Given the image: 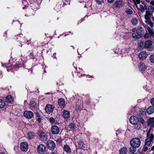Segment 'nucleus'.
Returning a JSON list of instances; mask_svg holds the SVG:
<instances>
[{
	"label": "nucleus",
	"instance_id": "f257e3e1",
	"mask_svg": "<svg viewBox=\"0 0 154 154\" xmlns=\"http://www.w3.org/2000/svg\"><path fill=\"white\" fill-rule=\"evenodd\" d=\"M130 143L132 147L137 148L140 145L141 141L138 138H135L131 140Z\"/></svg>",
	"mask_w": 154,
	"mask_h": 154
},
{
	"label": "nucleus",
	"instance_id": "f03ea898",
	"mask_svg": "<svg viewBox=\"0 0 154 154\" xmlns=\"http://www.w3.org/2000/svg\"><path fill=\"white\" fill-rule=\"evenodd\" d=\"M150 129L149 130L147 134V138L146 139L145 141V145L147 146L150 145L151 141L153 140L154 138V135L152 134H151L150 136Z\"/></svg>",
	"mask_w": 154,
	"mask_h": 154
},
{
	"label": "nucleus",
	"instance_id": "7ed1b4c3",
	"mask_svg": "<svg viewBox=\"0 0 154 154\" xmlns=\"http://www.w3.org/2000/svg\"><path fill=\"white\" fill-rule=\"evenodd\" d=\"M144 47L149 51H151L153 49V47L152 45V41L149 40L145 42Z\"/></svg>",
	"mask_w": 154,
	"mask_h": 154
},
{
	"label": "nucleus",
	"instance_id": "20e7f679",
	"mask_svg": "<svg viewBox=\"0 0 154 154\" xmlns=\"http://www.w3.org/2000/svg\"><path fill=\"white\" fill-rule=\"evenodd\" d=\"M143 33L142 31L140 29L137 30L136 32L132 34V36L134 38H139L142 37Z\"/></svg>",
	"mask_w": 154,
	"mask_h": 154
},
{
	"label": "nucleus",
	"instance_id": "39448f33",
	"mask_svg": "<svg viewBox=\"0 0 154 154\" xmlns=\"http://www.w3.org/2000/svg\"><path fill=\"white\" fill-rule=\"evenodd\" d=\"M23 115L27 119H31L34 116V114L31 111H26L24 112Z\"/></svg>",
	"mask_w": 154,
	"mask_h": 154
},
{
	"label": "nucleus",
	"instance_id": "423d86ee",
	"mask_svg": "<svg viewBox=\"0 0 154 154\" xmlns=\"http://www.w3.org/2000/svg\"><path fill=\"white\" fill-rule=\"evenodd\" d=\"M46 150V148L43 145L41 144L39 145L37 148V151L40 153H44Z\"/></svg>",
	"mask_w": 154,
	"mask_h": 154
},
{
	"label": "nucleus",
	"instance_id": "0eeeda50",
	"mask_svg": "<svg viewBox=\"0 0 154 154\" xmlns=\"http://www.w3.org/2000/svg\"><path fill=\"white\" fill-rule=\"evenodd\" d=\"M47 145L48 148L50 149H54L56 146L55 143L51 140H48V141Z\"/></svg>",
	"mask_w": 154,
	"mask_h": 154
},
{
	"label": "nucleus",
	"instance_id": "6e6552de",
	"mask_svg": "<svg viewBox=\"0 0 154 154\" xmlns=\"http://www.w3.org/2000/svg\"><path fill=\"white\" fill-rule=\"evenodd\" d=\"M20 146L21 149L23 151H26L28 148V145L26 142L21 143Z\"/></svg>",
	"mask_w": 154,
	"mask_h": 154
},
{
	"label": "nucleus",
	"instance_id": "1a4fd4ad",
	"mask_svg": "<svg viewBox=\"0 0 154 154\" xmlns=\"http://www.w3.org/2000/svg\"><path fill=\"white\" fill-rule=\"evenodd\" d=\"M38 135L40 138L44 140H46L48 139V136L43 131H40L38 132Z\"/></svg>",
	"mask_w": 154,
	"mask_h": 154
},
{
	"label": "nucleus",
	"instance_id": "9d476101",
	"mask_svg": "<svg viewBox=\"0 0 154 154\" xmlns=\"http://www.w3.org/2000/svg\"><path fill=\"white\" fill-rule=\"evenodd\" d=\"M53 110V108L52 106L50 104H48L45 108L46 112L48 114H50L52 112Z\"/></svg>",
	"mask_w": 154,
	"mask_h": 154
},
{
	"label": "nucleus",
	"instance_id": "9b49d317",
	"mask_svg": "<svg viewBox=\"0 0 154 154\" xmlns=\"http://www.w3.org/2000/svg\"><path fill=\"white\" fill-rule=\"evenodd\" d=\"M51 131L53 134H57L59 132V128L56 126H53L51 128Z\"/></svg>",
	"mask_w": 154,
	"mask_h": 154
},
{
	"label": "nucleus",
	"instance_id": "f8f14e48",
	"mask_svg": "<svg viewBox=\"0 0 154 154\" xmlns=\"http://www.w3.org/2000/svg\"><path fill=\"white\" fill-rule=\"evenodd\" d=\"M129 121L130 123L133 124H137L138 122L137 118L135 116L131 117L130 118Z\"/></svg>",
	"mask_w": 154,
	"mask_h": 154
},
{
	"label": "nucleus",
	"instance_id": "ddd939ff",
	"mask_svg": "<svg viewBox=\"0 0 154 154\" xmlns=\"http://www.w3.org/2000/svg\"><path fill=\"white\" fill-rule=\"evenodd\" d=\"M58 103L59 105L61 107H63L65 105V101L63 98H61L59 99Z\"/></svg>",
	"mask_w": 154,
	"mask_h": 154
},
{
	"label": "nucleus",
	"instance_id": "4468645a",
	"mask_svg": "<svg viewBox=\"0 0 154 154\" xmlns=\"http://www.w3.org/2000/svg\"><path fill=\"white\" fill-rule=\"evenodd\" d=\"M147 123L148 125L150 126L151 128H152L154 126V118H150L149 119Z\"/></svg>",
	"mask_w": 154,
	"mask_h": 154
},
{
	"label": "nucleus",
	"instance_id": "2eb2a0df",
	"mask_svg": "<svg viewBox=\"0 0 154 154\" xmlns=\"http://www.w3.org/2000/svg\"><path fill=\"white\" fill-rule=\"evenodd\" d=\"M63 115L65 119H68L70 116L69 112L67 110H64L63 112Z\"/></svg>",
	"mask_w": 154,
	"mask_h": 154
},
{
	"label": "nucleus",
	"instance_id": "dca6fc26",
	"mask_svg": "<svg viewBox=\"0 0 154 154\" xmlns=\"http://www.w3.org/2000/svg\"><path fill=\"white\" fill-rule=\"evenodd\" d=\"M146 57V53L145 52H141L139 55L140 59L143 60L145 59Z\"/></svg>",
	"mask_w": 154,
	"mask_h": 154
},
{
	"label": "nucleus",
	"instance_id": "f3484780",
	"mask_svg": "<svg viewBox=\"0 0 154 154\" xmlns=\"http://www.w3.org/2000/svg\"><path fill=\"white\" fill-rule=\"evenodd\" d=\"M147 111L149 114H151L154 112V107L153 106H150L148 108Z\"/></svg>",
	"mask_w": 154,
	"mask_h": 154
},
{
	"label": "nucleus",
	"instance_id": "a211bd4d",
	"mask_svg": "<svg viewBox=\"0 0 154 154\" xmlns=\"http://www.w3.org/2000/svg\"><path fill=\"white\" fill-rule=\"evenodd\" d=\"M123 5L122 1L119 0L115 2L116 6L117 7L120 8Z\"/></svg>",
	"mask_w": 154,
	"mask_h": 154
},
{
	"label": "nucleus",
	"instance_id": "6ab92c4d",
	"mask_svg": "<svg viewBox=\"0 0 154 154\" xmlns=\"http://www.w3.org/2000/svg\"><path fill=\"white\" fill-rule=\"evenodd\" d=\"M142 12H144L145 10L147 9V7L146 6H143V5H140L139 7L137 8Z\"/></svg>",
	"mask_w": 154,
	"mask_h": 154
},
{
	"label": "nucleus",
	"instance_id": "aec40b11",
	"mask_svg": "<svg viewBox=\"0 0 154 154\" xmlns=\"http://www.w3.org/2000/svg\"><path fill=\"white\" fill-rule=\"evenodd\" d=\"M127 149L126 147H124L122 148L120 150V154H124L125 153H126L127 152Z\"/></svg>",
	"mask_w": 154,
	"mask_h": 154
},
{
	"label": "nucleus",
	"instance_id": "412c9836",
	"mask_svg": "<svg viewBox=\"0 0 154 154\" xmlns=\"http://www.w3.org/2000/svg\"><path fill=\"white\" fill-rule=\"evenodd\" d=\"M6 101L8 103H11L13 101L12 97L11 95H8L6 97Z\"/></svg>",
	"mask_w": 154,
	"mask_h": 154
},
{
	"label": "nucleus",
	"instance_id": "4be33fe9",
	"mask_svg": "<svg viewBox=\"0 0 154 154\" xmlns=\"http://www.w3.org/2000/svg\"><path fill=\"white\" fill-rule=\"evenodd\" d=\"M79 147L80 148H84L85 144H84L83 142L81 140H80L79 142Z\"/></svg>",
	"mask_w": 154,
	"mask_h": 154
},
{
	"label": "nucleus",
	"instance_id": "5701e85b",
	"mask_svg": "<svg viewBox=\"0 0 154 154\" xmlns=\"http://www.w3.org/2000/svg\"><path fill=\"white\" fill-rule=\"evenodd\" d=\"M139 68L140 69L142 70H144L146 67L145 66V65L144 64L142 63H141L139 64Z\"/></svg>",
	"mask_w": 154,
	"mask_h": 154
},
{
	"label": "nucleus",
	"instance_id": "b1692460",
	"mask_svg": "<svg viewBox=\"0 0 154 154\" xmlns=\"http://www.w3.org/2000/svg\"><path fill=\"white\" fill-rule=\"evenodd\" d=\"M5 105V102L4 100L0 99V108H3Z\"/></svg>",
	"mask_w": 154,
	"mask_h": 154
},
{
	"label": "nucleus",
	"instance_id": "393cba45",
	"mask_svg": "<svg viewBox=\"0 0 154 154\" xmlns=\"http://www.w3.org/2000/svg\"><path fill=\"white\" fill-rule=\"evenodd\" d=\"M64 150L67 152H70V149L69 146L68 145H65L64 146Z\"/></svg>",
	"mask_w": 154,
	"mask_h": 154
},
{
	"label": "nucleus",
	"instance_id": "a878e982",
	"mask_svg": "<svg viewBox=\"0 0 154 154\" xmlns=\"http://www.w3.org/2000/svg\"><path fill=\"white\" fill-rule=\"evenodd\" d=\"M35 134L34 133H29L28 134V138L29 139H31L33 138Z\"/></svg>",
	"mask_w": 154,
	"mask_h": 154
},
{
	"label": "nucleus",
	"instance_id": "bb28decb",
	"mask_svg": "<svg viewBox=\"0 0 154 154\" xmlns=\"http://www.w3.org/2000/svg\"><path fill=\"white\" fill-rule=\"evenodd\" d=\"M36 103L34 101H31L29 103V105L31 108H33L36 106Z\"/></svg>",
	"mask_w": 154,
	"mask_h": 154
},
{
	"label": "nucleus",
	"instance_id": "cd10ccee",
	"mask_svg": "<svg viewBox=\"0 0 154 154\" xmlns=\"http://www.w3.org/2000/svg\"><path fill=\"white\" fill-rule=\"evenodd\" d=\"M136 148L134 147H131L129 149V151L131 153H134L136 151Z\"/></svg>",
	"mask_w": 154,
	"mask_h": 154
},
{
	"label": "nucleus",
	"instance_id": "c85d7f7f",
	"mask_svg": "<svg viewBox=\"0 0 154 154\" xmlns=\"http://www.w3.org/2000/svg\"><path fill=\"white\" fill-rule=\"evenodd\" d=\"M138 22L136 18H133L131 20L132 23L134 25H136Z\"/></svg>",
	"mask_w": 154,
	"mask_h": 154
},
{
	"label": "nucleus",
	"instance_id": "c756f323",
	"mask_svg": "<svg viewBox=\"0 0 154 154\" xmlns=\"http://www.w3.org/2000/svg\"><path fill=\"white\" fill-rule=\"evenodd\" d=\"M147 29L150 35H153L154 33L152 30L151 29V28L149 27H147Z\"/></svg>",
	"mask_w": 154,
	"mask_h": 154
},
{
	"label": "nucleus",
	"instance_id": "7c9ffc66",
	"mask_svg": "<svg viewBox=\"0 0 154 154\" xmlns=\"http://www.w3.org/2000/svg\"><path fill=\"white\" fill-rule=\"evenodd\" d=\"M37 116L36 117V119L37 121L39 122H40L41 121V119L40 116L38 115V114L37 113L36 114Z\"/></svg>",
	"mask_w": 154,
	"mask_h": 154
},
{
	"label": "nucleus",
	"instance_id": "2f4dec72",
	"mask_svg": "<svg viewBox=\"0 0 154 154\" xmlns=\"http://www.w3.org/2000/svg\"><path fill=\"white\" fill-rule=\"evenodd\" d=\"M150 60L152 63H154V55H151L150 57Z\"/></svg>",
	"mask_w": 154,
	"mask_h": 154
},
{
	"label": "nucleus",
	"instance_id": "473e14b6",
	"mask_svg": "<svg viewBox=\"0 0 154 154\" xmlns=\"http://www.w3.org/2000/svg\"><path fill=\"white\" fill-rule=\"evenodd\" d=\"M68 126L69 128L72 129H74L75 126L74 125L73 123H70L69 125Z\"/></svg>",
	"mask_w": 154,
	"mask_h": 154
},
{
	"label": "nucleus",
	"instance_id": "72a5a7b5",
	"mask_svg": "<svg viewBox=\"0 0 154 154\" xmlns=\"http://www.w3.org/2000/svg\"><path fill=\"white\" fill-rule=\"evenodd\" d=\"M136 125L135 126V127L137 129H140V125L139 123L135 124Z\"/></svg>",
	"mask_w": 154,
	"mask_h": 154
},
{
	"label": "nucleus",
	"instance_id": "f704fd0d",
	"mask_svg": "<svg viewBox=\"0 0 154 154\" xmlns=\"http://www.w3.org/2000/svg\"><path fill=\"white\" fill-rule=\"evenodd\" d=\"M96 2L99 4H101L104 2V0H96Z\"/></svg>",
	"mask_w": 154,
	"mask_h": 154
},
{
	"label": "nucleus",
	"instance_id": "c9c22d12",
	"mask_svg": "<svg viewBox=\"0 0 154 154\" xmlns=\"http://www.w3.org/2000/svg\"><path fill=\"white\" fill-rule=\"evenodd\" d=\"M134 4L136 6V7H137V4H140V0H135V1H134Z\"/></svg>",
	"mask_w": 154,
	"mask_h": 154
},
{
	"label": "nucleus",
	"instance_id": "e433bc0d",
	"mask_svg": "<svg viewBox=\"0 0 154 154\" xmlns=\"http://www.w3.org/2000/svg\"><path fill=\"white\" fill-rule=\"evenodd\" d=\"M126 12L127 14H131L132 13V11L131 9H127L126 11Z\"/></svg>",
	"mask_w": 154,
	"mask_h": 154
},
{
	"label": "nucleus",
	"instance_id": "4c0bfd02",
	"mask_svg": "<svg viewBox=\"0 0 154 154\" xmlns=\"http://www.w3.org/2000/svg\"><path fill=\"white\" fill-rule=\"evenodd\" d=\"M139 121L140 122H141L142 124L144 122V120L142 118H140L139 119Z\"/></svg>",
	"mask_w": 154,
	"mask_h": 154
},
{
	"label": "nucleus",
	"instance_id": "58836bf2",
	"mask_svg": "<svg viewBox=\"0 0 154 154\" xmlns=\"http://www.w3.org/2000/svg\"><path fill=\"white\" fill-rule=\"evenodd\" d=\"M50 121L51 123H53L54 122V119L53 117H51L50 119Z\"/></svg>",
	"mask_w": 154,
	"mask_h": 154
},
{
	"label": "nucleus",
	"instance_id": "ea45409f",
	"mask_svg": "<svg viewBox=\"0 0 154 154\" xmlns=\"http://www.w3.org/2000/svg\"><path fill=\"white\" fill-rule=\"evenodd\" d=\"M146 15L147 16H150L151 15V14L149 11H146Z\"/></svg>",
	"mask_w": 154,
	"mask_h": 154
},
{
	"label": "nucleus",
	"instance_id": "a19ab883",
	"mask_svg": "<svg viewBox=\"0 0 154 154\" xmlns=\"http://www.w3.org/2000/svg\"><path fill=\"white\" fill-rule=\"evenodd\" d=\"M145 18L146 20H149L150 19L149 17V16H147L146 15H145Z\"/></svg>",
	"mask_w": 154,
	"mask_h": 154
},
{
	"label": "nucleus",
	"instance_id": "79ce46f5",
	"mask_svg": "<svg viewBox=\"0 0 154 154\" xmlns=\"http://www.w3.org/2000/svg\"><path fill=\"white\" fill-rule=\"evenodd\" d=\"M151 104L153 105H154V98H152L151 100Z\"/></svg>",
	"mask_w": 154,
	"mask_h": 154
},
{
	"label": "nucleus",
	"instance_id": "37998d69",
	"mask_svg": "<svg viewBox=\"0 0 154 154\" xmlns=\"http://www.w3.org/2000/svg\"><path fill=\"white\" fill-rule=\"evenodd\" d=\"M149 36V35L148 34L146 33L145 34L144 36V37L145 38H147Z\"/></svg>",
	"mask_w": 154,
	"mask_h": 154
},
{
	"label": "nucleus",
	"instance_id": "c03bdc74",
	"mask_svg": "<svg viewBox=\"0 0 154 154\" xmlns=\"http://www.w3.org/2000/svg\"><path fill=\"white\" fill-rule=\"evenodd\" d=\"M151 21L150 20H147L146 21V23L149 24L150 23H151Z\"/></svg>",
	"mask_w": 154,
	"mask_h": 154
},
{
	"label": "nucleus",
	"instance_id": "a18cd8bd",
	"mask_svg": "<svg viewBox=\"0 0 154 154\" xmlns=\"http://www.w3.org/2000/svg\"><path fill=\"white\" fill-rule=\"evenodd\" d=\"M115 0H107L108 2L110 3H113Z\"/></svg>",
	"mask_w": 154,
	"mask_h": 154
},
{
	"label": "nucleus",
	"instance_id": "49530a36",
	"mask_svg": "<svg viewBox=\"0 0 154 154\" xmlns=\"http://www.w3.org/2000/svg\"><path fill=\"white\" fill-rule=\"evenodd\" d=\"M139 45L140 46L142 47L143 45V43L142 42H140L139 44Z\"/></svg>",
	"mask_w": 154,
	"mask_h": 154
},
{
	"label": "nucleus",
	"instance_id": "de8ad7c7",
	"mask_svg": "<svg viewBox=\"0 0 154 154\" xmlns=\"http://www.w3.org/2000/svg\"><path fill=\"white\" fill-rule=\"evenodd\" d=\"M150 4L154 6V1H151L150 2Z\"/></svg>",
	"mask_w": 154,
	"mask_h": 154
},
{
	"label": "nucleus",
	"instance_id": "09e8293b",
	"mask_svg": "<svg viewBox=\"0 0 154 154\" xmlns=\"http://www.w3.org/2000/svg\"><path fill=\"white\" fill-rule=\"evenodd\" d=\"M149 24L152 27L153 25V23L151 21V23H150Z\"/></svg>",
	"mask_w": 154,
	"mask_h": 154
},
{
	"label": "nucleus",
	"instance_id": "8fccbe9b",
	"mask_svg": "<svg viewBox=\"0 0 154 154\" xmlns=\"http://www.w3.org/2000/svg\"><path fill=\"white\" fill-rule=\"evenodd\" d=\"M147 149H148V147L146 146H145L144 148V151H146L147 150Z\"/></svg>",
	"mask_w": 154,
	"mask_h": 154
},
{
	"label": "nucleus",
	"instance_id": "3c124183",
	"mask_svg": "<svg viewBox=\"0 0 154 154\" xmlns=\"http://www.w3.org/2000/svg\"><path fill=\"white\" fill-rule=\"evenodd\" d=\"M145 0L146 1V2H149L151 0Z\"/></svg>",
	"mask_w": 154,
	"mask_h": 154
},
{
	"label": "nucleus",
	"instance_id": "603ef678",
	"mask_svg": "<svg viewBox=\"0 0 154 154\" xmlns=\"http://www.w3.org/2000/svg\"><path fill=\"white\" fill-rule=\"evenodd\" d=\"M135 30H136L135 29H132V32H135Z\"/></svg>",
	"mask_w": 154,
	"mask_h": 154
},
{
	"label": "nucleus",
	"instance_id": "864d4df0",
	"mask_svg": "<svg viewBox=\"0 0 154 154\" xmlns=\"http://www.w3.org/2000/svg\"><path fill=\"white\" fill-rule=\"evenodd\" d=\"M151 149L153 150H154V146L152 147Z\"/></svg>",
	"mask_w": 154,
	"mask_h": 154
},
{
	"label": "nucleus",
	"instance_id": "5fc2aeb1",
	"mask_svg": "<svg viewBox=\"0 0 154 154\" xmlns=\"http://www.w3.org/2000/svg\"><path fill=\"white\" fill-rule=\"evenodd\" d=\"M152 20H153V21L154 22V17H153L152 18Z\"/></svg>",
	"mask_w": 154,
	"mask_h": 154
},
{
	"label": "nucleus",
	"instance_id": "6e6d98bb",
	"mask_svg": "<svg viewBox=\"0 0 154 154\" xmlns=\"http://www.w3.org/2000/svg\"><path fill=\"white\" fill-rule=\"evenodd\" d=\"M0 154H5L4 153L1 152V153H0Z\"/></svg>",
	"mask_w": 154,
	"mask_h": 154
},
{
	"label": "nucleus",
	"instance_id": "4d7b16f0",
	"mask_svg": "<svg viewBox=\"0 0 154 154\" xmlns=\"http://www.w3.org/2000/svg\"><path fill=\"white\" fill-rule=\"evenodd\" d=\"M51 154H55V153H54L53 152V153H51Z\"/></svg>",
	"mask_w": 154,
	"mask_h": 154
},
{
	"label": "nucleus",
	"instance_id": "13d9d810",
	"mask_svg": "<svg viewBox=\"0 0 154 154\" xmlns=\"http://www.w3.org/2000/svg\"><path fill=\"white\" fill-rule=\"evenodd\" d=\"M86 102L88 104L89 103V101H88V102Z\"/></svg>",
	"mask_w": 154,
	"mask_h": 154
},
{
	"label": "nucleus",
	"instance_id": "bf43d9fd",
	"mask_svg": "<svg viewBox=\"0 0 154 154\" xmlns=\"http://www.w3.org/2000/svg\"><path fill=\"white\" fill-rule=\"evenodd\" d=\"M140 29H142L141 27H140Z\"/></svg>",
	"mask_w": 154,
	"mask_h": 154
},
{
	"label": "nucleus",
	"instance_id": "052dcab7",
	"mask_svg": "<svg viewBox=\"0 0 154 154\" xmlns=\"http://www.w3.org/2000/svg\"><path fill=\"white\" fill-rule=\"evenodd\" d=\"M152 154H154V151L153 152Z\"/></svg>",
	"mask_w": 154,
	"mask_h": 154
},
{
	"label": "nucleus",
	"instance_id": "680f3d73",
	"mask_svg": "<svg viewBox=\"0 0 154 154\" xmlns=\"http://www.w3.org/2000/svg\"><path fill=\"white\" fill-rule=\"evenodd\" d=\"M133 154H137V153H134Z\"/></svg>",
	"mask_w": 154,
	"mask_h": 154
},
{
	"label": "nucleus",
	"instance_id": "e2e57ef3",
	"mask_svg": "<svg viewBox=\"0 0 154 154\" xmlns=\"http://www.w3.org/2000/svg\"><path fill=\"white\" fill-rule=\"evenodd\" d=\"M133 1H135V0H133Z\"/></svg>",
	"mask_w": 154,
	"mask_h": 154
}]
</instances>
